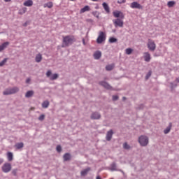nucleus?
Masks as SVG:
<instances>
[{
	"label": "nucleus",
	"instance_id": "obj_1",
	"mask_svg": "<svg viewBox=\"0 0 179 179\" xmlns=\"http://www.w3.org/2000/svg\"><path fill=\"white\" fill-rule=\"evenodd\" d=\"M75 38L73 36H66L63 37V44L62 47H69L73 43Z\"/></svg>",
	"mask_w": 179,
	"mask_h": 179
},
{
	"label": "nucleus",
	"instance_id": "obj_2",
	"mask_svg": "<svg viewBox=\"0 0 179 179\" xmlns=\"http://www.w3.org/2000/svg\"><path fill=\"white\" fill-rule=\"evenodd\" d=\"M19 92V88L17 87H13L6 89L3 92V96H9L10 94H15V93H17Z\"/></svg>",
	"mask_w": 179,
	"mask_h": 179
},
{
	"label": "nucleus",
	"instance_id": "obj_3",
	"mask_svg": "<svg viewBox=\"0 0 179 179\" xmlns=\"http://www.w3.org/2000/svg\"><path fill=\"white\" fill-rule=\"evenodd\" d=\"M138 143L143 146H148V145H149V138L146 136H141L140 137H138Z\"/></svg>",
	"mask_w": 179,
	"mask_h": 179
},
{
	"label": "nucleus",
	"instance_id": "obj_4",
	"mask_svg": "<svg viewBox=\"0 0 179 179\" xmlns=\"http://www.w3.org/2000/svg\"><path fill=\"white\" fill-rule=\"evenodd\" d=\"M3 173H9L12 170V164L8 162H6L3 164L1 167Z\"/></svg>",
	"mask_w": 179,
	"mask_h": 179
},
{
	"label": "nucleus",
	"instance_id": "obj_5",
	"mask_svg": "<svg viewBox=\"0 0 179 179\" xmlns=\"http://www.w3.org/2000/svg\"><path fill=\"white\" fill-rule=\"evenodd\" d=\"M103 41H106V34L103 31H99V35L96 39L97 44H101Z\"/></svg>",
	"mask_w": 179,
	"mask_h": 179
},
{
	"label": "nucleus",
	"instance_id": "obj_6",
	"mask_svg": "<svg viewBox=\"0 0 179 179\" xmlns=\"http://www.w3.org/2000/svg\"><path fill=\"white\" fill-rule=\"evenodd\" d=\"M115 27H124V21L120 18L113 20Z\"/></svg>",
	"mask_w": 179,
	"mask_h": 179
},
{
	"label": "nucleus",
	"instance_id": "obj_7",
	"mask_svg": "<svg viewBox=\"0 0 179 179\" xmlns=\"http://www.w3.org/2000/svg\"><path fill=\"white\" fill-rule=\"evenodd\" d=\"M147 46L150 51H155V50H156V43H155V41L151 39L148 40Z\"/></svg>",
	"mask_w": 179,
	"mask_h": 179
},
{
	"label": "nucleus",
	"instance_id": "obj_8",
	"mask_svg": "<svg viewBox=\"0 0 179 179\" xmlns=\"http://www.w3.org/2000/svg\"><path fill=\"white\" fill-rule=\"evenodd\" d=\"M109 170H110V171H120V173H122L123 175L125 174V173H124V171L118 169L117 168V164H115V162H113L110 164Z\"/></svg>",
	"mask_w": 179,
	"mask_h": 179
},
{
	"label": "nucleus",
	"instance_id": "obj_9",
	"mask_svg": "<svg viewBox=\"0 0 179 179\" xmlns=\"http://www.w3.org/2000/svg\"><path fill=\"white\" fill-rule=\"evenodd\" d=\"M130 8H131V9H143V7L136 1L131 3Z\"/></svg>",
	"mask_w": 179,
	"mask_h": 179
},
{
	"label": "nucleus",
	"instance_id": "obj_10",
	"mask_svg": "<svg viewBox=\"0 0 179 179\" xmlns=\"http://www.w3.org/2000/svg\"><path fill=\"white\" fill-rule=\"evenodd\" d=\"M101 115L99 112H94L91 115V120H100Z\"/></svg>",
	"mask_w": 179,
	"mask_h": 179
},
{
	"label": "nucleus",
	"instance_id": "obj_11",
	"mask_svg": "<svg viewBox=\"0 0 179 179\" xmlns=\"http://www.w3.org/2000/svg\"><path fill=\"white\" fill-rule=\"evenodd\" d=\"M113 16L114 17H120V19H124V13L121 11H114Z\"/></svg>",
	"mask_w": 179,
	"mask_h": 179
},
{
	"label": "nucleus",
	"instance_id": "obj_12",
	"mask_svg": "<svg viewBox=\"0 0 179 179\" xmlns=\"http://www.w3.org/2000/svg\"><path fill=\"white\" fill-rule=\"evenodd\" d=\"M113 135H114V131H113V130L107 131L106 137V141L110 142V141H111V138H113Z\"/></svg>",
	"mask_w": 179,
	"mask_h": 179
},
{
	"label": "nucleus",
	"instance_id": "obj_13",
	"mask_svg": "<svg viewBox=\"0 0 179 179\" xmlns=\"http://www.w3.org/2000/svg\"><path fill=\"white\" fill-rule=\"evenodd\" d=\"M99 85H101V86H103V87H105V89H108V90H110V89H111V85H110L106 81L99 82Z\"/></svg>",
	"mask_w": 179,
	"mask_h": 179
},
{
	"label": "nucleus",
	"instance_id": "obj_14",
	"mask_svg": "<svg viewBox=\"0 0 179 179\" xmlns=\"http://www.w3.org/2000/svg\"><path fill=\"white\" fill-rule=\"evenodd\" d=\"M94 59H100L101 58V52L100 50H97L94 53Z\"/></svg>",
	"mask_w": 179,
	"mask_h": 179
},
{
	"label": "nucleus",
	"instance_id": "obj_15",
	"mask_svg": "<svg viewBox=\"0 0 179 179\" xmlns=\"http://www.w3.org/2000/svg\"><path fill=\"white\" fill-rule=\"evenodd\" d=\"M9 42H4L1 45H0V52H2V51H3V50H5V48H6L8 45H9Z\"/></svg>",
	"mask_w": 179,
	"mask_h": 179
},
{
	"label": "nucleus",
	"instance_id": "obj_16",
	"mask_svg": "<svg viewBox=\"0 0 179 179\" xmlns=\"http://www.w3.org/2000/svg\"><path fill=\"white\" fill-rule=\"evenodd\" d=\"M150 52H145L144 53V60L145 62H150Z\"/></svg>",
	"mask_w": 179,
	"mask_h": 179
},
{
	"label": "nucleus",
	"instance_id": "obj_17",
	"mask_svg": "<svg viewBox=\"0 0 179 179\" xmlns=\"http://www.w3.org/2000/svg\"><path fill=\"white\" fill-rule=\"evenodd\" d=\"M102 6L105 11L106 12V13H110V7L108 6V4H107V3H103Z\"/></svg>",
	"mask_w": 179,
	"mask_h": 179
},
{
	"label": "nucleus",
	"instance_id": "obj_18",
	"mask_svg": "<svg viewBox=\"0 0 179 179\" xmlns=\"http://www.w3.org/2000/svg\"><path fill=\"white\" fill-rule=\"evenodd\" d=\"M90 10V6H85L83 8L80 9V13H85V12H89Z\"/></svg>",
	"mask_w": 179,
	"mask_h": 179
},
{
	"label": "nucleus",
	"instance_id": "obj_19",
	"mask_svg": "<svg viewBox=\"0 0 179 179\" xmlns=\"http://www.w3.org/2000/svg\"><path fill=\"white\" fill-rule=\"evenodd\" d=\"M33 94H34V91L33 90L27 91V93L25 94V97H27V99H29V97H31Z\"/></svg>",
	"mask_w": 179,
	"mask_h": 179
},
{
	"label": "nucleus",
	"instance_id": "obj_20",
	"mask_svg": "<svg viewBox=\"0 0 179 179\" xmlns=\"http://www.w3.org/2000/svg\"><path fill=\"white\" fill-rule=\"evenodd\" d=\"M24 6H33V0H27L24 3Z\"/></svg>",
	"mask_w": 179,
	"mask_h": 179
},
{
	"label": "nucleus",
	"instance_id": "obj_21",
	"mask_svg": "<svg viewBox=\"0 0 179 179\" xmlns=\"http://www.w3.org/2000/svg\"><path fill=\"white\" fill-rule=\"evenodd\" d=\"M171 127H172V124L169 123V127H167L166 129L164 130V133L165 134V135H167V134H169L170 131H171Z\"/></svg>",
	"mask_w": 179,
	"mask_h": 179
},
{
	"label": "nucleus",
	"instance_id": "obj_22",
	"mask_svg": "<svg viewBox=\"0 0 179 179\" xmlns=\"http://www.w3.org/2000/svg\"><path fill=\"white\" fill-rule=\"evenodd\" d=\"M90 171V167L86 168L85 169L81 171L80 173L81 176H83V177H85V176H86Z\"/></svg>",
	"mask_w": 179,
	"mask_h": 179
},
{
	"label": "nucleus",
	"instance_id": "obj_23",
	"mask_svg": "<svg viewBox=\"0 0 179 179\" xmlns=\"http://www.w3.org/2000/svg\"><path fill=\"white\" fill-rule=\"evenodd\" d=\"M42 59H43V56L41 55V54L36 55L35 57L36 62H41Z\"/></svg>",
	"mask_w": 179,
	"mask_h": 179
},
{
	"label": "nucleus",
	"instance_id": "obj_24",
	"mask_svg": "<svg viewBox=\"0 0 179 179\" xmlns=\"http://www.w3.org/2000/svg\"><path fill=\"white\" fill-rule=\"evenodd\" d=\"M63 159L64 162H68V160H71V154L69 153L64 154V155L63 156Z\"/></svg>",
	"mask_w": 179,
	"mask_h": 179
},
{
	"label": "nucleus",
	"instance_id": "obj_25",
	"mask_svg": "<svg viewBox=\"0 0 179 179\" xmlns=\"http://www.w3.org/2000/svg\"><path fill=\"white\" fill-rule=\"evenodd\" d=\"M49 106H50V102L48 101H44L42 103V108H48Z\"/></svg>",
	"mask_w": 179,
	"mask_h": 179
},
{
	"label": "nucleus",
	"instance_id": "obj_26",
	"mask_svg": "<svg viewBox=\"0 0 179 179\" xmlns=\"http://www.w3.org/2000/svg\"><path fill=\"white\" fill-rule=\"evenodd\" d=\"M7 157H8V162H12V160H13V153L8 152L7 153Z\"/></svg>",
	"mask_w": 179,
	"mask_h": 179
},
{
	"label": "nucleus",
	"instance_id": "obj_27",
	"mask_svg": "<svg viewBox=\"0 0 179 179\" xmlns=\"http://www.w3.org/2000/svg\"><path fill=\"white\" fill-rule=\"evenodd\" d=\"M23 146H24V144L23 143H17L15 145V148H16V149L19 150V149H22L23 148Z\"/></svg>",
	"mask_w": 179,
	"mask_h": 179
},
{
	"label": "nucleus",
	"instance_id": "obj_28",
	"mask_svg": "<svg viewBox=\"0 0 179 179\" xmlns=\"http://www.w3.org/2000/svg\"><path fill=\"white\" fill-rule=\"evenodd\" d=\"M53 4L52 2L50 1L43 5V8H49V9H51L52 8Z\"/></svg>",
	"mask_w": 179,
	"mask_h": 179
},
{
	"label": "nucleus",
	"instance_id": "obj_29",
	"mask_svg": "<svg viewBox=\"0 0 179 179\" xmlns=\"http://www.w3.org/2000/svg\"><path fill=\"white\" fill-rule=\"evenodd\" d=\"M176 5V1H170L167 3V6L169 8H173Z\"/></svg>",
	"mask_w": 179,
	"mask_h": 179
},
{
	"label": "nucleus",
	"instance_id": "obj_30",
	"mask_svg": "<svg viewBox=\"0 0 179 179\" xmlns=\"http://www.w3.org/2000/svg\"><path fill=\"white\" fill-rule=\"evenodd\" d=\"M123 149H125L126 150H129V149H131V146L128 145V143H124Z\"/></svg>",
	"mask_w": 179,
	"mask_h": 179
},
{
	"label": "nucleus",
	"instance_id": "obj_31",
	"mask_svg": "<svg viewBox=\"0 0 179 179\" xmlns=\"http://www.w3.org/2000/svg\"><path fill=\"white\" fill-rule=\"evenodd\" d=\"M50 80H55L56 79H58V74L55 73L52 74L50 77Z\"/></svg>",
	"mask_w": 179,
	"mask_h": 179
},
{
	"label": "nucleus",
	"instance_id": "obj_32",
	"mask_svg": "<svg viewBox=\"0 0 179 179\" xmlns=\"http://www.w3.org/2000/svg\"><path fill=\"white\" fill-rule=\"evenodd\" d=\"M113 69H114V65L113 64H109L106 66V71H113Z\"/></svg>",
	"mask_w": 179,
	"mask_h": 179
},
{
	"label": "nucleus",
	"instance_id": "obj_33",
	"mask_svg": "<svg viewBox=\"0 0 179 179\" xmlns=\"http://www.w3.org/2000/svg\"><path fill=\"white\" fill-rule=\"evenodd\" d=\"M117 41H118V40L116 38L110 37L109 38V43H117Z\"/></svg>",
	"mask_w": 179,
	"mask_h": 179
},
{
	"label": "nucleus",
	"instance_id": "obj_34",
	"mask_svg": "<svg viewBox=\"0 0 179 179\" xmlns=\"http://www.w3.org/2000/svg\"><path fill=\"white\" fill-rule=\"evenodd\" d=\"M132 51H134V50H132V48H127L126 49V54L127 55H131L132 54Z\"/></svg>",
	"mask_w": 179,
	"mask_h": 179
},
{
	"label": "nucleus",
	"instance_id": "obj_35",
	"mask_svg": "<svg viewBox=\"0 0 179 179\" xmlns=\"http://www.w3.org/2000/svg\"><path fill=\"white\" fill-rule=\"evenodd\" d=\"M6 62H8V58L3 59L1 62H0V66H3L5 65Z\"/></svg>",
	"mask_w": 179,
	"mask_h": 179
},
{
	"label": "nucleus",
	"instance_id": "obj_36",
	"mask_svg": "<svg viewBox=\"0 0 179 179\" xmlns=\"http://www.w3.org/2000/svg\"><path fill=\"white\" fill-rule=\"evenodd\" d=\"M92 15H93L94 16H95V17H96L97 19H99V15H100V14H99V12H97V11H94V12H92Z\"/></svg>",
	"mask_w": 179,
	"mask_h": 179
},
{
	"label": "nucleus",
	"instance_id": "obj_37",
	"mask_svg": "<svg viewBox=\"0 0 179 179\" xmlns=\"http://www.w3.org/2000/svg\"><path fill=\"white\" fill-rule=\"evenodd\" d=\"M150 76H152V71H148V73L145 76V80H148V79H149V78H150Z\"/></svg>",
	"mask_w": 179,
	"mask_h": 179
},
{
	"label": "nucleus",
	"instance_id": "obj_38",
	"mask_svg": "<svg viewBox=\"0 0 179 179\" xmlns=\"http://www.w3.org/2000/svg\"><path fill=\"white\" fill-rule=\"evenodd\" d=\"M56 150L57 152H58V153H61L62 150V147H61V145H57L56 148Z\"/></svg>",
	"mask_w": 179,
	"mask_h": 179
},
{
	"label": "nucleus",
	"instance_id": "obj_39",
	"mask_svg": "<svg viewBox=\"0 0 179 179\" xmlns=\"http://www.w3.org/2000/svg\"><path fill=\"white\" fill-rule=\"evenodd\" d=\"M45 118V115H41L38 117L39 121H44V119Z\"/></svg>",
	"mask_w": 179,
	"mask_h": 179
},
{
	"label": "nucleus",
	"instance_id": "obj_40",
	"mask_svg": "<svg viewBox=\"0 0 179 179\" xmlns=\"http://www.w3.org/2000/svg\"><path fill=\"white\" fill-rule=\"evenodd\" d=\"M145 107V106L143 105V104H141V105H139L137 108H136V109L137 110H143V108Z\"/></svg>",
	"mask_w": 179,
	"mask_h": 179
},
{
	"label": "nucleus",
	"instance_id": "obj_41",
	"mask_svg": "<svg viewBox=\"0 0 179 179\" xmlns=\"http://www.w3.org/2000/svg\"><path fill=\"white\" fill-rule=\"evenodd\" d=\"M12 174L14 175L15 176H17V169H13L12 171Z\"/></svg>",
	"mask_w": 179,
	"mask_h": 179
},
{
	"label": "nucleus",
	"instance_id": "obj_42",
	"mask_svg": "<svg viewBox=\"0 0 179 179\" xmlns=\"http://www.w3.org/2000/svg\"><path fill=\"white\" fill-rule=\"evenodd\" d=\"M51 71H47V73H46V76H47V78H50V76L51 77L52 76H51Z\"/></svg>",
	"mask_w": 179,
	"mask_h": 179
},
{
	"label": "nucleus",
	"instance_id": "obj_43",
	"mask_svg": "<svg viewBox=\"0 0 179 179\" xmlns=\"http://www.w3.org/2000/svg\"><path fill=\"white\" fill-rule=\"evenodd\" d=\"M171 89H174V87H177V84L171 83Z\"/></svg>",
	"mask_w": 179,
	"mask_h": 179
},
{
	"label": "nucleus",
	"instance_id": "obj_44",
	"mask_svg": "<svg viewBox=\"0 0 179 179\" xmlns=\"http://www.w3.org/2000/svg\"><path fill=\"white\" fill-rule=\"evenodd\" d=\"M113 101H117V100H118V96L117 95L113 96Z\"/></svg>",
	"mask_w": 179,
	"mask_h": 179
},
{
	"label": "nucleus",
	"instance_id": "obj_45",
	"mask_svg": "<svg viewBox=\"0 0 179 179\" xmlns=\"http://www.w3.org/2000/svg\"><path fill=\"white\" fill-rule=\"evenodd\" d=\"M127 2V0H119L117 1V3H125Z\"/></svg>",
	"mask_w": 179,
	"mask_h": 179
},
{
	"label": "nucleus",
	"instance_id": "obj_46",
	"mask_svg": "<svg viewBox=\"0 0 179 179\" xmlns=\"http://www.w3.org/2000/svg\"><path fill=\"white\" fill-rule=\"evenodd\" d=\"M26 10H27V8L26 7L22 8L23 13H26Z\"/></svg>",
	"mask_w": 179,
	"mask_h": 179
},
{
	"label": "nucleus",
	"instance_id": "obj_47",
	"mask_svg": "<svg viewBox=\"0 0 179 179\" xmlns=\"http://www.w3.org/2000/svg\"><path fill=\"white\" fill-rule=\"evenodd\" d=\"M30 78H27V80H26V83H30Z\"/></svg>",
	"mask_w": 179,
	"mask_h": 179
},
{
	"label": "nucleus",
	"instance_id": "obj_48",
	"mask_svg": "<svg viewBox=\"0 0 179 179\" xmlns=\"http://www.w3.org/2000/svg\"><path fill=\"white\" fill-rule=\"evenodd\" d=\"M83 43L84 44V45H86V43L85 42V38H83Z\"/></svg>",
	"mask_w": 179,
	"mask_h": 179
},
{
	"label": "nucleus",
	"instance_id": "obj_49",
	"mask_svg": "<svg viewBox=\"0 0 179 179\" xmlns=\"http://www.w3.org/2000/svg\"><path fill=\"white\" fill-rule=\"evenodd\" d=\"M23 26H24V27H26V26H27V22L24 23Z\"/></svg>",
	"mask_w": 179,
	"mask_h": 179
},
{
	"label": "nucleus",
	"instance_id": "obj_50",
	"mask_svg": "<svg viewBox=\"0 0 179 179\" xmlns=\"http://www.w3.org/2000/svg\"><path fill=\"white\" fill-rule=\"evenodd\" d=\"M12 0H4V2H10Z\"/></svg>",
	"mask_w": 179,
	"mask_h": 179
},
{
	"label": "nucleus",
	"instance_id": "obj_51",
	"mask_svg": "<svg viewBox=\"0 0 179 179\" xmlns=\"http://www.w3.org/2000/svg\"><path fill=\"white\" fill-rule=\"evenodd\" d=\"M96 179H101V178H100V176H96Z\"/></svg>",
	"mask_w": 179,
	"mask_h": 179
},
{
	"label": "nucleus",
	"instance_id": "obj_52",
	"mask_svg": "<svg viewBox=\"0 0 179 179\" xmlns=\"http://www.w3.org/2000/svg\"><path fill=\"white\" fill-rule=\"evenodd\" d=\"M176 82L179 83V78H176Z\"/></svg>",
	"mask_w": 179,
	"mask_h": 179
},
{
	"label": "nucleus",
	"instance_id": "obj_53",
	"mask_svg": "<svg viewBox=\"0 0 179 179\" xmlns=\"http://www.w3.org/2000/svg\"><path fill=\"white\" fill-rule=\"evenodd\" d=\"M93 2H97L98 0H92Z\"/></svg>",
	"mask_w": 179,
	"mask_h": 179
},
{
	"label": "nucleus",
	"instance_id": "obj_54",
	"mask_svg": "<svg viewBox=\"0 0 179 179\" xmlns=\"http://www.w3.org/2000/svg\"><path fill=\"white\" fill-rule=\"evenodd\" d=\"M125 99H126L125 96H124V97H123V100H125Z\"/></svg>",
	"mask_w": 179,
	"mask_h": 179
},
{
	"label": "nucleus",
	"instance_id": "obj_55",
	"mask_svg": "<svg viewBox=\"0 0 179 179\" xmlns=\"http://www.w3.org/2000/svg\"><path fill=\"white\" fill-rule=\"evenodd\" d=\"M113 33H115V30H113Z\"/></svg>",
	"mask_w": 179,
	"mask_h": 179
},
{
	"label": "nucleus",
	"instance_id": "obj_56",
	"mask_svg": "<svg viewBox=\"0 0 179 179\" xmlns=\"http://www.w3.org/2000/svg\"><path fill=\"white\" fill-rule=\"evenodd\" d=\"M1 162H3V159H1Z\"/></svg>",
	"mask_w": 179,
	"mask_h": 179
},
{
	"label": "nucleus",
	"instance_id": "obj_57",
	"mask_svg": "<svg viewBox=\"0 0 179 179\" xmlns=\"http://www.w3.org/2000/svg\"><path fill=\"white\" fill-rule=\"evenodd\" d=\"M70 1H75V0H70Z\"/></svg>",
	"mask_w": 179,
	"mask_h": 179
}]
</instances>
